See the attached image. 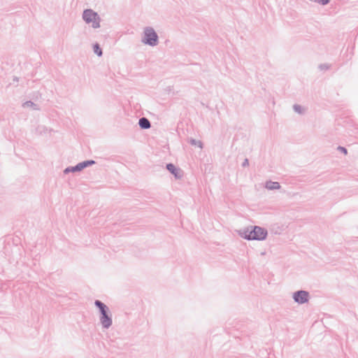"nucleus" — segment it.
I'll return each instance as SVG.
<instances>
[{
  "instance_id": "nucleus-4",
  "label": "nucleus",
  "mask_w": 358,
  "mask_h": 358,
  "mask_svg": "<svg viewBox=\"0 0 358 358\" xmlns=\"http://www.w3.org/2000/svg\"><path fill=\"white\" fill-rule=\"evenodd\" d=\"M141 41L145 45L154 47L159 43V36L152 27H146L143 30Z\"/></svg>"
},
{
  "instance_id": "nucleus-3",
  "label": "nucleus",
  "mask_w": 358,
  "mask_h": 358,
  "mask_svg": "<svg viewBox=\"0 0 358 358\" xmlns=\"http://www.w3.org/2000/svg\"><path fill=\"white\" fill-rule=\"evenodd\" d=\"M82 17L86 24H92V27L94 29H98L101 26V20L99 15L91 8L85 9Z\"/></svg>"
},
{
  "instance_id": "nucleus-14",
  "label": "nucleus",
  "mask_w": 358,
  "mask_h": 358,
  "mask_svg": "<svg viewBox=\"0 0 358 358\" xmlns=\"http://www.w3.org/2000/svg\"><path fill=\"white\" fill-rule=\"evenodd\" d=\"M331 67V65L329 64H320L318 66V68L321 70V71H327L328 69H329Z\"/></svg>"
},
{
  "instance_id": "nucleus-15",
  "label": "nucleus",
  "mask_w": 358,
  "mask_h": 358,
  "mask_svg": "<svg viewBox=\"0 0 358 358\" xmlns=\"http://www.w3.org/2000/svg\"><path fill=\"white\" fill-rule=\"evenodd\" d=\"M337 150L338 151H340L341 152L343 153L344 155H347L348 154L347 148L343 147V146H341V145L338 146Z\"/></svg>"
},
{
  "instance_id": "nucleus-11",
  "label": "nucleus",
  "mask_w": 358,
  "mask_h": 358,
  "mask_svg": "<svg viewBox=\"0 0 358 358\" xmlns=\"http://www.w3.org/2000/svg\"><path fill=\"white\" fill-rule=\"evenodd\" d=\"M188 143L192 145L198 146L201 149H202L203 147V144L201 141L196 140L193 138H190L188 140Z\"/></svg>"
},
{
  "instance_id": "nucleus-9",
  "label": "nucleus",
  "mask_w": 358,
  "mask_h": 358,
  "mask_svg": "<svg viewBox=\"0 0 358 358\" xmlns=\"http://www.w3.org/2000/svg\"><path fill=\"white\" fill-rule=\"evenodd\" d=\"M265 187L270 190L279 189L281 186L278 182L268 180L266 182Z\"/></svg>"
},
{
  "instance_id": "nucleus-12",
  "label": "nucleus",
  "mask_w": 358,
  "mask_h": 358,
  "mask_svg": "<svg viewBox=\"0 0 358 358\" xmlns=\"http://www.w3.org/2000/svg\"><path fill=\"white\" fill-rule=\"evenodd\" d=\"M23 106L24 107H31V108H32L34 110H38L39 109L38 105L36 104L35 103H34L31 101H25L24 103V104H23Z\"/></svg>"
},
{
  "instance_id": "nucleus-5",
  "label": "nucleus",
  "mask_w": 358,
  "mask_h": 358,
  "mask_svg": "<svg viewBox=\"0 0 358 358\" xmlns=\"http://www.w3.org/2000/svg\"><path fill=\"white\" fill-rule=\"evenodd\" d=\"M96 164V162L93 159H88L83 161L75 166H68L64 170V173L67 174L69 173L79 172L83 171L84 169L92 166Z\"/></svg>"
},
{
  "instance_id": "nucleus-10",
  "label": "nucleus",
  "mask_w": 358,
  "mask_h": 358,
  "mask_svg": "<svg viewBox=\"0 0 358 358\" xmlns=\"http://www.w3.org/2000/svg\"><path fill=\"white\" fill-rule=\"evenodd\" d=\"M92 48L94 53L98 57H101L103 55L102 49L98 43H94L92 45Z\"/></svg>"
},
{
  "instance_id": "nucleus-17",
  "label": "nucleus",
  "mask_w": 358,
  "mask_h": 358,
  "mask_svg": "<svg viewBox=\"0 0 358 358\" xmlns=\"http://www.w3.org/2000/svg\"><path fill=\"white\" fill-rule=\"evenodd\" d=\"M249 166V160L248 159L245 158L244 159V161L242 163V166L243 167H246V166Z\"/></svg>"
},
{
  "instance_id": "nucleus-6",
  "label": "nucleus",
  "mask_w": 358,
  "mask_h": 358,
  "mask_svg": "<svg viewBox=\"0 0 358 358\" xmlns=\"http://www.w3.org/2000/svg\"><path fill=\"white\" fill-rule=\"evenodd\" d=\"M294 301L299 305L308 303L310 299V293L303 289H299L292 293Z\"/></svg>"
},
{
  "instance_id": "nucleus-16",
  "label": "nucleus",
  "mask_w": 358,
  "mask_h": 358,
  "mask_svg": "<svg viewBox=\"0 0 358 358\" xmlns=\"http://www.w3.org/2000/svg\"><path fill=\"white\" fill-rule=\"evenodd\" d=\"M330 0H317V3L325 6L327 5L329 3Z\"/></svg>"
},
{
  "instance_id": "nucleus-7",
  "label": "nucleus",
  "mask_w": 358,
  "mask_h": 358,
  "mask_svg": "<svg viewBox=\"0 0 358 358\" xmlns=\"http://www.w3.org/2000/svg\"><path fill=\"white\" fill-rule=\"evenodd\" d=\"M166 169L174 176L176 179H180L183 176V171L173 163H168Z\"/></svg>"
},
{
  "instance_id": "nucleus-2",
  "label": "nucleus",
  "mask_w": 358,
  "mask_h": 358,
  "mask_svg": "<svg viewBox=\"0 0 358 358\" xmlns=\"http://www.w3.org/2000/svg\"><path fill=\"white\" fill-rule=\"evenodd\" d=\"M94 306L99 310V322L103 329H108L113 324L112 313L107 305L100 300L94 301Z\"/></svg>"
},
{
  "instance_id": "nucleus-1",
  "label": "nucleus",
  "mask_w": 358,
  "mask_h": 358,
  "mask_svg": "<svg viewBox=\"0 0 358 358\" xmlns=\"http://www.w3.org/2000/svg\"><path fill=\"white\" fill-rule=\"evenodd\" d=\"M238 234L248 241H264L268 236V231L264 227L255 225L241 229L238 230Z\"/></svg>"
},
{
  "instance_id": "nucleus-13",
  "label": "nucleus",
  "mask_w": 358,
  "mask_h": 358,
  "mask_svg": "<svg viewBox=\"0 0 358 358\" xmlns=\"http://www.w3.org/2000/svg\"><path fill=\"white\" fill-rule=\"evenodd\" d=\"M293 109L294 112H296L298 114L302 115L304 113V109L301 105L294 104L293 106Z\"/></svg>"
},
{
  "instance_id": "nucleus-8",
  "label": "nucleus",
  "mask_w": 358,
  "mask_h": 358,
  "mask_svg": "<svg viewBox=\"0 0 358 358\" xmlns=\"http://www.w3.org/2000/svg\"><path fill=\"white\" fill-rule=\"evenodd\" d=\"M138 125L141 129H148L151 127V123L150 120L145 117H141L138 120Z\"/></svg>"
}]
</instances>
